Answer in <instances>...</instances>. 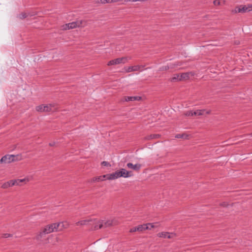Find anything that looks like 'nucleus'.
<instances>
[{"label":"nucleus","instance_id":"f257e3e1","mask_svg":"<svg viewBox=\"0 0 252 252\" xmlns=\"http://www.w3.org/2000/svg\"><path fill=\"white\" fill-rule=\"evenodd\" d=\"M22 159V156L21 155H6L0 159V163H9L12 162L19 161Z\"/></svg>","mask_w":252,"mask_h":252},{"label":"nucleus","instance_id":"f03ea898","mask_svg":"<svg viewBox=\"0 0 252 252\" xmlns=\"http://www.w3.org/2000/svg\"><path fill=\"white\" fill-rule=\"evenodd\" d=\"M29 180L28 178H24L23 179L11 180L7 182L4 183L2 186L1 188L3 189H7L8 187H12L13 186H20L21 183L28 182Z\"/></svg>","mask_w":252,"mask_h":252},{"label":"nucleus","instance_id":"7ed1b4c3","mask_svg":"<svg viewBox=\"0 0 252 252\" xmlns=\"http://www.w3.org/2000/svg\"><path fill=\"white\" fill-rule=\"evenodd\" d=\"M130 58L124 57L119 58H117L114 60H112L110 61L108 63L107 65L108 66L112 65H116L120 63H125L127 62L128 60L130 59Z\"/></svg>","mask_w":252,"mask_h":252},{"label":"nucleus","instance_id":"20e7f679","mask_svg":"<svg viewBox=\"0 0 252 252\" xmlns=\"http://www.w3.org/2000/svg\"><path fill=\"white\" fill-rule=\"evenodd\" d=\"M252 6H247L246 5H241L238 6H236L234 9L232 11V13H245L247 12L250 11L252 9L251 8Z\"/></svg>","mask_w":252,"mask_h":252},{"label":"nucleus","instance_id":"39448f33","mask_svg":"<svg viewBox=\"0 0 252 252\" xmlns=\"http://www.w3.org/2000/svg\"><path fill=\"white\" fill-rule=\"evenodd\" d=\"M53 105L50 104H47V105H43V104H42V105H40L39 106H37L36 107V110L38 112H51V111H53L54 110H53Z\"/></svg>","mask_w":252,"mask_h":252},{"label":"nucleus","instance_id":"423d86ee","mask_svg":"<svg viewBox=\"0 0 252 252\" xmlns=\"http://www.w3.org/2000/svg\"><path fill=\"white\" fill-rule=\"evenodd\" d=\"M158 236L161 238L172 239L176 236L174 233H170L168 232H161L157 234Z\"/></svg>","mask_w":252,"mask_h":252},{"label":"nucleus","instance_id":"0eeeda50","mask_svg":"<svg viewBox=\"0 0 252 252\" xmlns=\"http://www.w3.org/2000/svg\"><path fill=\"white\" fill-rule=\"evenodd\" d=\"M145 67V65H137L134 66H129L127 68H125V70L126 72H130L132 71H139L141 70V68Z\"/></svg>","mask_w":252,"mask_h":252},{"label":"nucleus","instance_id":"6e6552de","mask_svg":"<svg viewBox=\"0 0 252 252\" xmlns=\"http://www.w3.org/2000/svg\"><path fill=\"white\" fill-rule=\"evenodd\" d=\"M43 229L44 230V232H45L46 234H49L53 232H56L54 223L45 226Z\"/></svg>","mask_w":252,"mask_h":252},{"label":"nucleus","instance_id":"1a4fd4ad","mask_svg":"<svg viewBox=\"0 0 252 252\" xmlns=\"http://www.w3.org/2000/svg\"><path fill=\"white\" fill-rule=\"evenodd\" d=\"M141 99L140 96H124L121 99V102L125 101H133L135 100H140Z\"/></svg>","mask_w":252,"mask_h":252},{"label":"nucleus","instance_id":"9d476101","mask_svg":"<svg viewBox=\"0 0 252 252\" xmlns=\"http://www.w3.org/2000/svg\"><path fill=\"white\" fill-rule=\"evenodd\" d=\"M55 226V229L57 231L63 230L64 228L67 227V224H64L63 222L54 223Z\"/></svg>","mask_w":252,"mask_h":252},{"label":"nucleus","instance_id":"9b49d317","mask_svg":"<svg viewBox=\"0 0 252 252\" xmlns=\"http://www.w3.org/2000/svg\"><path fill=\"white\" fill-rule=\"evenodd\" d=\"M127 168L133 169V170L139 172L141 168V164L137 163L133 164L132 163L129 162L126 165Z\"/></svg>","mask_w":252,"mask_h":252},{"label":"nucleus","instance_id":"f8f14e48","mask_svg":"<svg viewBox=\"0 0 252 252\" xmlns=\"http://www.w3.org/2000/svg\"><path fill=\"white\" fill-rule=\"evenodd\" d=\"M119 171L120 177L127 178L132 176L131 171H127L124 168H122Z\"/></svg>","mask_w":252,"mask_h":252},{"label":"nucleus","instance_id":"ddd939ff","mask_svg":"<svg viewBox=\"0 0 252 252\" xmlns=\"http://www.w3.org/2000/svg\"><path fill=\"white\" fill-rule=\"evenodd\" d=\"M82 23V21H76V22H73L71 23H68L67 25H68V28L69 29H72L74 28H75L76 27H80Z\"/></svg>","mask_w":252,"mask_h":252},{"label":"nucleus","instance_id":"4468645a","mask_svg":"<svg viewBox=\"0 0 252 252\" xmlns=\"http://www.w3.org/2000/svg\"><path fill=\"white\" fill-rule=\"evenodd\" d=\"M46 234H47L46 233L44 232V230L42 228L36 236L35 239L38 241H41V239L44 237Z\"/></svg>","mask_w":252,"mask_h":252},{"label":"nucleus","instance_id":"2eb2a0df","mask_svg":"<svg viewBox=\"0 0 252 252\" xmlns=\"http://www.w3.org/2000/svg\"><path fill=\"white\" fill-rule=\"evenodd\" d=\"M161 135L159 134H152L148 135L144 137V139L146 140H150L153 139H158L160 138Z\"/></svg>","mask_w":252,"mask_h":252},{"label":"nucleus","instance_id":"dca6fc26","mask_svg":"<svg viewBox=\"0 0 252 252\" xmlns=\"http://www.w3.org/2000/svg\"><path fill=\"white\" fill-rule=\"evenodd\" d=\"M147 229H151V228H149V227L147 226V224H144L142 225H139L137 226V231H143V230H147Z\"/></svg>","mask_w":252,"mask_h":252},{"label":"nucleus","instance_id":"f3484780","mask_svg":"<svg viewBox=\"0 0 252 252\" xmlns=\"http://www.w3.org/2000/svg\"><path fill=\"white\" fill-rule=\"evenodd\" d=\"M189 137V135L186 133L178 134H176L175 136V137L176 138H183L184 139H188Z\"/></svg>","mask_w":252,"mask_h":252},{"label":"nucleus","instance_id":"a211bd4d","mask_svg":"<svg viewBox=\"0 0 252 252\" xmlns=\"http://www.w3.org/2000/svg\"><path fill=\"white\" fill-rule=\"evenodd\" d=\"M180 80H187L189 79V73L186 72V73H183L180 74Z\"/></svg>","mask_w":252,"mask_h":252},{"label":"nucleus","instance_id":"6ab92c4d","mask_svg":"<svg viewBox=\"0 0 252 252\" xmlns=\"http://www.w3.org/2000/svg\"><path fill=\"white\" fill-rule=\"evenodd\" d=\"M92 220H80V221H78L77 222H76V225H87L88 222H89L90 221H91Z\"/></svg>","mask_w":252,"mask_h":252},{"label":"nucleus","instance_id":"aec40b11","mask_svg":"<svg viewBox=\"0 0 252 252\" xmlns=\"http://www.w3.org/2000/svg\"><path fill=\"white\" fill-rule=\"evenodd\" d=\"M106 179L108 180H114L118 178L114 173L110 174H106Z\"/></svg>","mask_w":252,"mask_h":252},{"label":"nucleus","instance_id":"412c9836","mask_svg":"<svg viewBox=\"0 0 252 252\" xmlns=\"http://www.w3.org/2000/svg\"><path fill=\"white\" fill-rule=\"evenodd\" d=\"M204 110H197L193 111V116H200L203 114Z\"/></svg>","mask_w":252,"mask_h":252},{"label":"nucleus","instance_id":"4be33fe9","mask_svg":"<svg viewBox=\"0 0 252 252\" xmlns=\"http://www.w3.org/2000/svg\"><path fill=\"white\" fill-rule=\"evenodd\" d=\"M180 74H177L174 75V76L172 78H171V80H170L171 81L175 82L176 81H181L180 80Z\"/></svg>","mask_w":252,"mask_h":252},{"label":"nucleus","instance_id":"5701e85b","mask_svg":"<svg viewBox=\"0 0 252 252\" xmlns=\"http://www.w3.org/2000/svg\"><path fill=\"white\" fill-rule=\"evenodd\" d=\"M95 178H96V182L103 181L105 180V179H106V175H104L102 176L95 177Z\"/></svg>","mask_w":252,"mask_h":252},{"label":"nucleus","instance_id":"b1692460","mask_svg":"<svg viewBox=\"0 0 252 252\" xmlns=\"http://www.w3.org/2000/svg\"><path fill=\"white\" fill-rule=\"evenodd\" d=\"M98 227H96V226H94V230H97L98 229H101V228L104 227V224H103V221H100V220L98 221Z\"/></svg>","mask_w":252,"mask_h":252},{"label":"nucleus","instance_id":"393cba45","mask_svg":"<svg viewBox=\"0 0 252 252\" xmlns=\"http://www.w3.org/2000/svg\"><path fill=\"white\" fill-rule=\"evenodd\" d=\"M104 227L106 228L109 226H110L112 225V220H107L104 222H103Z\"/></svg>","mask_w":252,"mask_h":252},{"label":"nucleus","instance_id":"a878e982","mask_svg":"<svg viewBox=\"0 0 252 252\" xmlns=\"http://www.w3.org/2000/svg\"><path fill=\"white\" fill-rule=\"evenodd\" d=\"M28 16V15L26 13H21L19 15V17L21 19H23L26 18Z\"/></svg>","mask_w":252,"mask_h":252},{"label":"nucleus","instance_id":"bb28decb","mask_svg":"<svg viewBox=\"0 0 252 252\" xmlns=\"http://www.w3.org/2000/svg\"><path fill=\"white\" fill-rule=\"evenodd\" d=\"M185 115L187 116H189V117H192V116H193V111H187Z\"/></svg>","mask_w":252,"mask_h":252},{"label":"nucleus","instance_id":"cd10ccee","mask_svg":"<svg viewBox=\"0 0 252 252\" xmlns=\"http://www.w3.org/2000/svg\"><path fill=\"white\" fill-rule=\"evenodd\" d=\"M62 30H69L68 25L67 24H65L62 26Z\"/></svg>","mask_w":252,"mask_h":252},{"label":"nucleus","instance_id":"c85d7f7f","mask_svg":"<svg viewBox=\"0 0 252 252\" xmlns=\"http://www.w3.org/2000/svg\"><path fill=\"white\" fill-rule=\"evenodd\" d=\"M101 165L103 166H111L109 162H108L107 161H102L101 162Z\"/></svg>","mask_w":252,"mask_h":252},{"label":"nucleus","instance_id":"c756f323","mask_svg":"<svg viewBox=\"0 0 252 252\" xmlns=\"http://www.w3.org/2000/svg\"><path fill=\"white\" fill-rule=\"evenodd\" d=\"M213 3L216 6H218V5H220V0H215L214 1H213Z\"/></svg>","mask_w":252,"mask_h":252},{"label":"nucleus","instance_id":"7c9ffc66","mask_svg":"<svg viewBox=\"0 0 252 252\" xmlns=\"http://www.w3.org/2000/svg\"><path fill=\"white\" fill-rule=\"evenodd\" d=\"M12 236V235L10 234H8V233H5V234H2V237L3 238H8V237H11Z\"/></svg>","mask_w":252,"mask_h":252},{"label":"nucleus","instance_id":"2f4dec72","mask_svg":"<svg viewBox=\"0 0 252 252\" xmlns=\"http://www.w3.org/2000/svg\"><path fill=\"white\" fill-rule=\"evenodd\" d=\"M228 203L226 202H223L220 204V206L223 207H227L228 206Z\"/></svg>","mask_w":252,"mask_h":252},{"label":"nucleus","instance_id":"473e14b6","mask_svg":"<svg viewBox=\"0 0 252 252\" xmlns=\"http://www.w3.org/2000/svg\"><path fill=\"white\" fill-rule=\"evenodd\" d=\"M136 231H137V226L131 228L130 229V230H129V232H131V233L134 232H136Z\"/></svg>","mask_w":252,"mask_h":252},{"label":"nucleus","instance_id":"72a5a7b5","mask_svg":"<svg viewBox=\"0 0 252 252\" xmlns=\"http://www.w3.org/2000/svg\"><path fill=\"white\" fill-rule=\"evenodd\" d=\"M96 182V178L95 177H94L92 179H91L90 180H89L88 181V183H93V182Z\"/></svg>","mask_w":252,"mask_h":252},{"label":"nucleus","instance_id":"f704fd0d","mask_svg":"<svg viewBox=\"0 0 252 252\" xmlns=\"http://www.w3.org/2000/svg\"><path fill=\"white\" fill-rule=\"evenodd\" d=\"M114 173H115V174L116 175V176H117V177L118 178L120 177V171L119 170H117V171H116V172H115Z\"/></svg>","mask_w":252,"mask_h":252},{"label":"nucleus","instance_id":"c9c22d12","mask_svg":"<svg viewBox=\"0 0 252 252\" xmlns=\"http://www.w3.org/2000/svg\"><path fill=\"white\" fill-rule=\"evenodd\" d=\"M147 224L148 226H150V227H149V228L151 229L152 228L155 227V226L154 225V223H148Z\"/></svg>","mask_w":252,"mask_h":252},{"label":"nucleus","instance_id":"e433bc0d","mask_svg":"<svg viewBox=\"0 0 252 252\" xmlns=\"http://www.w3.org/2000/svg\"><path fill=\"white\" fill-rule=\"evenodd\" d=\"M169 68V66L168 65L164 66L162 67V70H167Z\"/></svg>","mask_w":252,"mask_h":252},{"label":"nucleus","instance_id":"4c0bfd02","mask_svg":"<svg viewBox=\"0 0 252 252\" xmlns=\"http://www.w3.org/2000/svg\"><path fill=\"white\" fill-rule=\"evenodd\" d=\"M95 226H96V227H98V224H95Z\"/></svg>","mask_w":252,"mask_h":252},{"label":"nucleus","instance_id":"58836bf2","mask_svg":"<svg viewBox=\"0 0 252 252\" xmlns=\"http://www.w3.org/2000/svg\"><path fill=\"white\" fill-rule=\"evenodd\" d=\"M50 145L52 146H53V144H51V143H50Z\"/></svg>","mask_w":252,"mask_h":252},{"label":"nucleus","instance_id":"ea45409f","mask_svg":"<svg viewBox=\"0 0 252 252\" xmlns=\"http://www.w3.org/2000/svg\"><path fill=\"white\" fill-rule=\"evenodd\" d=\"M207 114H209V113H210V111H208V112H207Z\"/></svg>","mask_w":252,"mask_h":252}]
</instances>
